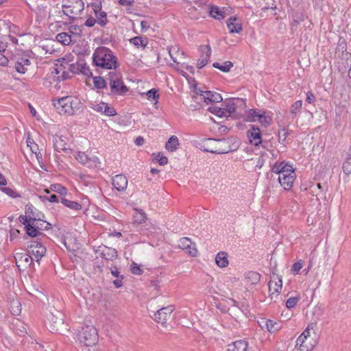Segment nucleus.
I'll list each match as a JSON object with an SVG mask.
<instances>
[{"mask_svg":"<svg viewBox=\"0 0 351 351\" xmlns=\"http://www.w3.org/2000/svg\"><path fill=\"white\" fill-rule=\"evenodd\" d=\"M93 62L96 66L109 70L117 67V58L106 47H99L95 49L93 54Z\"/></svg>","mask_w":351,"mask_h":351,"instance_id":"f257e3e1","label":"nucleus"},{"mask_svg":"<svg viewBox=\"0 0 351 351\" xmlns=\"http://www.w3.org/2000/svg\"><path fill=\"white\" fill-rule=\"evenodd\" d=\"M62 8V10L59 11V14L62 12L70 19H74L84 10V3L82 0H66Z\"/></svg>","mask_w":351,"mask_h":351,"instance_id":"f03ea898","label":"nucleus"},{"mask_svg":"<svg viewBox=\"0 0 351 351\" xmlns=\"http://www.w3.org/2000/svg\"><path fill=\"white\" fill-rule=\"evenodd\" d=\"M78 339L80 343L86 346L95 345L98 340L97 329L93 326H86L79 332Z\"/></svg>","mask_w":351,"mask_h":351,"instance_id":"7ed1b4c3","label":"nucleus"},{"mask_svg":"<svg viewBox=\"0 0 351 351\" xmlns=\"http://www.w3.org/2000/svg\"><path fill=\"white\" fill-rule=\"evenodd\" d=\"M315 324L311 323L308 325L305 330L299 336L296 340V346H299L300 351H310L313 345L308 341L310 337V330H314Z\"/></svg>","mask_w":351,"mask_h":351,"instance_id":"20e7f679","label":"nucleus"},{"mask_svg":"<svg viewBox=\"0 0 351 351\" xmlns=\"http://www.w3.org/2000/svg\"><path fill=\"white\" fill-rule=\"evenodd\" d=\"M28 253L34 256V260L37 262L44 256L46 252V248L42 245V243L37 241L31 242L30 245L27 246Z\"/></svg>","mask_w":351,"mask_h":351,"instance_id":"39448f33","label":"nucleus"},{"mask_svg":"<svg viewBox=\"0 0 351 351\" xmlns=\"http://www.w3.org/2000/svg\"><path fill=\"white\" fill-rule=\"evenodd\" d=\"M40 213L35 209L32 204L27 205L25 208V215H21L19 221H29V222H38L41 221Z\"/></svg>","mask_w":351,"mask_h":351,"instance_id":"423d86ee","label":"nucleus"},{"mask_svg":"<svg viewBox=\"0 0 351 351\" xmlns=\"http://www.w3.org/2000/svg\"><path fill=\"white\" fill-rule=\"evenodd\" d=\"M173 310L174 308L173 306H168L167 307L160 308L154 314L155 321L158 323H160L162 325H165V324L171 319V313Z\"/></svg>","mask_w":351,"mask_h":351,"instance_id":"0eeeda50","label":"nucleus"},{"mask_svg":"<svg viewBox=\"0 0 351 351\" xmlns=\"http://www.w3.org/2000/svg\"><path fill=\"white\" fill-rule=\"evenodd\" d=\"M271 171L279 176H295L293 167L285 162V161L276 162L272 166Z\"/></svg>","mask_w":351,"mask_h":351,"instance_id":"6e6552de","label":"nucleus"},{"mask_svg":"<svg viewBox=\"0 0 351 351\" xmlns=\"http://www.w3.org/2000/svg\"><path fill=\"white\" fill-rule=\"evenodd\" d=\"M71 97H64L60 98L54 103L55 107L58 110L60 113H64L72 115L74 114V110H72L70 104Z\"/></svg>","mask_w":351,"mask_h":351,"instance_id":"1a4fd4ad","label":"nucleus"},{"mask_svg":"<svg viewBox=\"0 0 351 351\" xmlns=\"http://www.w3.org/2000/svg\"><path fill=\"white\" fill-rule=\"evenodd\" d=\"M49 329L52 332H61L64 326V321L61 316H57L51 313L48 318Z\"/></svg>","mask_w":351,"mask_h":351,"instance_id":"9d476101","label":"nucleus"},{"mask_svg":"<svg viewBox=\"0 0 351 351\" xmlns=\"http://www.w3.org/2000/svg\"><path fill=\"white\" fill-rule=\"evenodd\" d=\"M247 136L250 143L254 146H258L262 143L261 132L258 126L250 125V129L247 132Z\"/></svg>","mask_w":351,"mask_h":351,"instance_id":"9b49d317","label":"nucleus"},{"mask_svg":"<svg viewBox=\"0 0 351 351\" xmlns=\"http://www.w3.org/2000/svg\"><path fill=\"white\" fill-rule=\"evenodd\" d=\"M178 246L182 250H186V252L191 256L195 257L197 254V250L195 243L188 237L181 238L179 241Z\"/></svg>","mask_w":351,"mask_h":351,"instance_id":"f8f14e48","label":"nucleus"},{"mask_svg":"<svg viewBox=\"0 0 351 351\" xmlns=\"http://www.w3.org/2000/svg\"><path fill=\"white\" fill-rule=\"evenodd\" d=\"M200 51L202 55L199 58L197 63V66L199 69H202L206 65L210 60L211 56V49L209 45L200 46Z\"/></svg>","mask_w":351,"mask_h":351,"instance_id":"ddd939ff","label":"nucleus"},{"mask_svg":"<svg viewBox=\"0 0 351 351\" xmlns=\"http://www.w3.org/2000/svg\"><path fill=\"white\" fill-rule=\"evenodd\" d=\"M112 184L119 191H124L127 189L128 179L123 174L116 175L112 178Z\"/></svg>","mask_w":351,"mask_h":351,"instance_id":"4468645a","label":"nucleus"},{"mask_svg":"<svg viewBox=\"0 0 351 351\" xmlns=\"http://www.w3.org/2000/svg\"><path fill=\"white\" fill-rule=\"evenodd\" d=\"M14 258L18 267H20L21 265L23 267L30 266L33 261H34V258L29 253L23 254L17 252L14 255Z\"/></svg>","mask_w":351,"mask_h":351,"instance_id":"2eb2a0df","label":"nucleus"},{"mask_svg":"<svg viewBox=\"0 0 351 351\" xmlns=\"http://www.w3.org/2000/svg\"><path fill=\"white\" fill-rule=\"evenodd\" d=\"M25 226V230L27 235L32 237H36L41 234L38 229H42L38 226V222L21 221Z\"/></svg>","mask_w":351,"mask_h":351,"instance_id":"dca6fc26","label":"nucleus"},{"mask_svg":"<svg viewBox=\"0 0 351 351\" xmlns=\"http://www.w3.org/2000/svg\"><path fill=\"white\" fill-rule=\"evenodd\" d=\"M200 95L203 97L205 102L209 103H219L221 102L223 99L219 93L213 91H201Z\"/></svg>","mask_w":351,"mask_h":351,"instance_id":"f3484780","label":"nucleus"},{"mask_svg":"<svg viewBox=\"0 0 351 351\" xmlns=\"http://www.w3.org/2000/svg\"><path fill=\"white\" fill-rule=\"evenodd\" d=\"M30 60L25 57H19L15 62V69L18 73H25L30 66Z\"/></svg>","mask_w":351,"mask_h":351,"instance_id":"a211bd4d","label":"nucleus"},{"mask_svg":"<svg viewBox=\"0 0 351 351\" xmlns=\"http://www.w3.org/2000/svg\"><path fill=\"white\" fill-rule=\"evenodd\" d=\"M227 27L230 33H239L242 30V25L236 16H231L227 20Z\"/></svg>","mask_w":351,"mask_h":351,"instance_id":"6ab92c4d","label":"nucleus"},{"mask_svg":"<svg viewBox=\"0 0 351 351\" xmlns=\"http://www.w3.org/2000/svg\"><path fill=\"white\" fill-rule=\"evenodd\" d=\"M282 287V279L280 278H277L276 281H274L271 280L269 282V291L271 292L270 296L271 297V298H273V295H274L275 293L276 294L277 296L278 295V294L281 292Z\"/></svg>","mask_w":351,"mask_h":351,"instance_id":"aec40b11","label":"nucleus"},{"mask_svg":"<svg viewBox=\"0 0 351 351\" xmlns=\"http://www.w3.org/2000/svg\"><path fill=\"white\" fill-rule=\"evenodd\" d=\"M111 274L117 279L113 280L112 283L116 288H119L123 286V280L124 276L121 274L119 269L117 266H114L110 268Z\"/></svg>","mask_w":351,"mask_h":351,"instance_id":"412c9836","label":"nucleus"},{"mask_svg":"<svg viewBox=\"0 0 351 351\" xmlns=\"http://www.w3.org/2000/svg\"><path fill=\"white\" fill-rule=\"evenodd\" d=\"M128 90V88L124 84L121 77L115 83L114 88H110L111 94L117 95H123Z\"/></svg>","mask_w":351,"mask_h":351,"instance_id":"4be33fe9","label":"nucleus"},{"mask_svg":"<svg viewBox=\"0 0 351 351\" xmlns=\"http://www.w3.org/2000/svg\"><path fill=\"white\" fill-rule=\"evenodd\" d=\"M295 179V176L283 175L278 176L279 182L285 190H289L292 187Z\"/></svg>","mask_w":351,"mask_h":351,"instance_id":"5701e85b","label":"nucleus"},{"mask_svg":"<svg viewBox=\"0 0 351 351\" xmlns=\"http://www.w3.org/2000/svg\"><path fill=\"white\" fill-rule=\"evenodd\" d=\"M14 295L12 298H9L10 300V310L12 315H19L21 312V304L20 300Z\"/></svg>","mask_w":351,"mask_h":351,"instance_id":"b1692460","label":"nucleus"},{"mask_svg":"<svg viewBox=\"0 0 351 351\" xmlns=\"http://www.w3.org/2000/svg\"><path fill=\"white\" fill-rule=\"evenodd\" d=\"M117 251L112 247L104 246L101 252V256L106 260L112 261L117 258Z\"/></svg>","mask_w":351,"mask_h":351,"instance_id":"393cba45","label":"nucleus"},{"mask_svg":"<svg viewBox=\"0 0 351 351\" xmlns=\"http://www.w3.org/2000/svg\"><path fill=\"white\" fill-rule=\"evenodd\" d=\"M247 342L245 340H239L228 345L227 351H246Z\"/></svg>","mask_w":351,"mask_h":351,"instance_id":"a878e982","label":"nucleus"},{"mask_svg":"<svg viewBox=\"0 0 351 351\" xmlns=\"http://www.w3.org/2000/svg\"><path fill=\"white\" fill-rule=\"evenodd\" d=\"M53 146L56 151H64L66 152L69 148L67 147V143L65 142L64 138L62 136H56L53 140Z\"/></svg>","mask_w":351,"mask_h":351,"instance_id":"bb28decb","label":"nucleus"},{"mask_svg":"<svg viewBox=\"0 0 351 351\" xmlns=\"http://www.w3.org/2000/svg\"><path fill=\"white\" fill-rule=\"evenodd\" d=\"M215 263L219 267H226L228 265V254L226 252H219L215 257Z\"/></svg>","mask_w":351,"mask_h":351,"instance_id":"cd10ccee","label":"nucleus"},{"mask_svg":"<svg viewBox=\"0 0 351 351\" xmlns=\"http://www.w3.org/2000/svg\"><path fill=\"white\" fill-rule=\"evenodd\" d=\"M179 141L177 136H171L165 145V148L170 152L176 151L179 146Z\"/></svg>","mask_w":351,"mask_h":351,"instance_id":"c85d7f7f","label":"nucleus"},{"mask_svg":"<svg viewBox=\"0 0 351 351\" xmlns=\"http://www.w3.org/2000/svg\"><path fill=\"white\" fill-rule=\"evenodd\" d=\"M263 323L265 324V327L267 328V330L270 332H274L278 330L280 328V323H278L277 322H274L271 319L263 320Z\"/></svg>","mask_w":351,"mask_h":351,"instance_id":"c756f323","label":"nucleus"},{"mask_svg":"<svg viewBox=\"0 0 351 351\" xmlns=\"http://www.w3.org/2000/svg\"><path fill=\"white\" fill-rule=\"evenodd\" d=\"M121 77L120 73H118L115 71H110L108 73L106 80L109 81V85L110 88H114L115 83L117 82V80Z\"/></svg>","mask_w":351,"mask_h":351,"instance_id":"7c9ffc66","label":"nucleus"},{"mask_svg":"<svg viewBox=\"0 0 351 351\" xmlns=\"http://www.w3.org/2000/svg\"><path fill=\"white\" fill-rule=\"evenodd\" d=\"M61 202L62 204H64L66 207L69 208L70 209L74 210H80L82 209V205L79 204L77 202L69 200L65 198L61 199Z\"/></svg>","mask_w":351,"mask_h":351,"instance_id":"2f4dec72","label":"nucleus"},{"mask_svg":"<svg viewBox=\"0 0 351 351\" xmlns=\"http://www.w3.org/2000/svg\"><path fill=\"white\" fill-rule=\"evenodd\" d=\"M226 108L225 111L226 112V114L228 117H230L234 115V113L237 112L236 106H234V99H230L228 101H226Z\"/></svg>","mask_w":351,"mask_h":351,"instance_id":"473e14b6","label":"nucleus"},{"mask_svg":"<svg viewBox=\"0 0 351 351\" xmlns=\"http://www.w3.org/2000/svg\"><path fill=\"white\" fill-rule=\"evenodd\" d=\"M210 14L213 18L217 20H221L225 17L224 12L218 6H212Z\"/></svg>","mask_w":351,"mask_h":351,"instance_id":"72a5a7b5","label":"nucleus"},{"mask_svg":"<svg viewBox=\"0 0 351 351\" xmlns=\"http://www.w3.org/2000/svg\"><path fill=\"white\" fill-rule=\"evenodd\" d=\"M213 66L219 69L220 71L223 72H228L230 69L233 66V64L230 61H226L223 62V64H219V62H214L213 64Z\"/></svg>","mask_w":351,"mask_h":351,"instance_id":"f704fd0d","label":"nucleus"},{"mask_svg":"<svg viewBox=\"0 0 351 351\" xmlns=\"http://www.w3.org/2000/svg\"><path fill=\"white\" fill-rule=\"evenodd\" d=\"M56 40L64 45H69L71 43V36L66 32H62L56 36Z\"/></svg>","mask_w":351,"mask_h":351,"instance_id":"c9c22d12","label":"nucleus"},{"mask_svg":"<svg viewBox=\"0 0 351 351\" xmlns=\"http://www.w3.org/2000/svg\"><path fill=\"white\" fill-rule=\"evenodd\" d=\"M208 110L220 118L228 117L225 108H223L210 106L208 108Z\"/></svg>","mask_w":351,"mask_h":351,"instance_id":"e433bc0d","label":"nucleus"},{"mask_svg":"<svg viewBox=\"0 0 351 351\" xmlns=\"http://www.w3.org/2000/svg\"><path fill=\"white\" fill-rule=\"evenodd\" d=\"M169 53L172 60L176 63H179L178 61L179 56L183 55V52H180L176 46H171V47H169Z\"/></svg>","mask_w":351,"mask_h":351,"instance_id":"4c0bfd02","label":"nucleus"},{"mask_svg":"<svg viewBox=\"0 0 351 351\" xmlns=\"http://www.w3.org/2000/svg\"><path fill=\"white\" fill-rule=\"evenodd\" d=\"M271 117L270 116L266 115L265 111H263L262 113L261 112L258 119V121L265 128L271 124Z\"/></svg>","mask_w":351,"mask_h":351,"instance_id":"58836bf2","label":"nucleus"},{"mask_svg":"<svg viewBox=\"0 0 351 351\" xmlns=\"http://www.w3.org/2000/svg\"><path fill=\"white\" fill-rule=\"evenodd\" d=\"M302 107V100H298L295 102H294L290 109V113L292 115V117H295L298 112H300Z\"/></svg>","mask_w":351,"mask_h":351,"instance_id":"ea45409f","label":"nucleus"},{"mask_svg":"<svg viewBox=\"0 0 351 351\" xmlns=\"http://www.w3.org/2000/svg\"><path fill=\"white\" fill-rule=\"evenodd\" d=\"M97 18V23L101 26H105L108 23V20L107 19V14L104 11H101L97 15H95Z\"/></svg>","mask_w":351,"mask_h":351,"instance_id":"a19ab883","label":"nucleus"},{"mask_svg":"<svg viewBox=\"0 0 351 351\" xmlns=\"http://www.w3.org/2000/svg\"><path fill=\"white\" fill-rule=\"evenodd\" d=\"M146 39H143L142 37L141 36H136V37H134L131 39H130V42L131 44H133L134 45H135L136 47H139L140 46L142 47H145L147 43L145 42Z\"/></svg>","mask_w":351,"mask_h":351,"instance_id":"79ce46f5","label":"nucleus"},{"mask_svg":"<svg viewBox=\"0 0 351 351\" xmlns=\"http://www.w3.org/2000/svg\"><path fill=\"white\" fill-rule=\"evenodd\" d=\"M94 86L97 89H102L106 87V82L102 77H93Z\"/></svg>","mask_w":351,"mask_h":351,"instance_id":"37998d69","label":"nucleus"},{"mask_svg":"<svg viewBox=\"0 0 351 351\" xmlns=\"http://www.w3.org/2000/svg\"><path fill=\"white\" fill-rule=\"evenodd\" d=\"M245 112H247V110H245ZM260 114H261V112H256L254 109H250L247 111L246 120L247 121H251V122L258 121V116L260 115Z\"/></svg>","mask_w":351,"mask_h":351,"instance_id":"c03bdc74","label":"nucleus"},{"mask_svg":"<svg viewBox=\"0 0 351 351\" xmlns=\"http://www.w3.org/2000/svg\"><path fill=\"white\" fill-rule=\"evenodd\" d=\"M50 189L52 191L56 192L61 195H66L67 192L66 189L59 184H51L50 186Z\"/></svg>","mask_w":351,"mask_h":351,"instance_id":"a18cd8bd","label":"nucleus"},{"mask_svg":"<svg viewBox=\"0 0 351 351\" xmlns=\"http://www.w3.org/2000/svg\"><path fill=\"white\" fill-rule=\"evenodd\" d=\"M80 73H82L87 77L92 75V73L89 66L86 63L83 62H80Z\"/></svg>","mask_w":351,"mask_h":351,"instance_id":"49530a36","label":"nucleus"},{"mask_svg":"<svg viewBox=\"0 0 351 351\" xmlns=\"http://www.w3.org/2000/svg\"><path fill=\"white\" fill-rule=\"evenodd\" d=\"M55 72L57 75L62 73L61 75L58 76V81L65 80L69 77V73L67 72H66L65 71H64L62 64L58 68L55 69Z\"/></svg>","mask_w":351,"mask_h":351,"instance_id":"de8ad7c7","label":"nucleus"},{"mask_svg":"<svg viewBox=\"0 0 351 351\" xmlns=\"http://www.w3.org/2000/svg\"><path fill=\"white\" fill-rule=\"evenodd\" d=\"M149 99H152L155 104L158 103L159 99V95L158 94V90L152 88L148 90L146 93Z\"/></svg>","mask_w":351,"mask_h":351,"instance_id":"09e8293b","label":"nucleus"},{"mask_svg":"<svg viewBox=\"0 0 351 351\" xmlns=\"http://www.w3.org/2000/svg\"><path fill=\"white\" fill-rule=\"evenodd\" d=\"M134 219L135 223H141L146 219V214L143 210H136Z\"/></svg>","mask_w":351,"mask_h":351,"instance_id":"8fccbe9b","label":"nucleus"},{"mask_svg":"<svg viewBox=\"0 0 351 351\" xmlns=\"http://www.w3.org/2000/svg\"><path fill=\"white\" fill-rule=\"evenodd\" d=\"M76 160L82 164H86L88 160V156L84 152H78L75 155Z\"/></svg>","mask_w":351,"mask_h":351,"instance_id":"3c124183","label":"nucleus"},{"mask_svg":"<svg viewBox=\"0 0 351 351\" xmlns=\"http://www.w3.org/2000/svg\"><path fill=\"white\" fill-rule=\"evenodd\" d=\"M300 297L289 298L286 302V306L288 308H291L294 307L296 305V304L298 303V302L300 300Z\"/></svg>","mask_w":351,"mask_h":351,"instance_id":"603ef678","label":"nucleus"},{"mask_svg":"<svg viewBox=\"0 0 351 351\" xmlns=\"http://www.w3.org/2000/svg\"><path fill=\"white\" fill-rule=\"evenodd\" d=\"M0 189L3 192L5 193V194H7L8 195H9L10 197H19V195L17 194V193L14 191H13L11 188H9V187H5V186H1L0 188Z\"/></svg>","mask_w":351,"mask_h":351,"instance_id":"864d4df0","label":"nucleus"},{"mask_svg":"<svg viewBox=\"0 0 351 351\" xmlns=\"http://www.w3.org/2000/svg\"><path fill=\"white\" fill-rule=\"evenodd\" d=\"M206 151L211 152L213 154H227V153L231 152L232 149L230 148V147H224V148H219V149H217L215 150L206 149Z\"/></svg>","mask_w":351,"mask_h":351,"instance_id":"5fc2aeb1","label":"nucleus"},{"mask_svg":"<svg viewBox=\"0 0 351 351\" xmlns=\"http://www.w3.org/2000/svg\"><path fill=\"white\" fill-rule=\"evenodd\" d=\"M234 106H236L237 110L239 109H245L246 107V102L245 99L241 98L234 99Z\"/></svg>","mask_w":351,"mask_h":351,"instance_id":"6e6d98bb","label":"nucleus"},{"mask_svg":"<svg viewBox=\"0 0 351 351\" xmlns=\"http://www.w3.org/2000/svg\"><path fill=\"white\" fill-rule=\"evenodd\" d=\"M70 104L72 107V110H74V113L77 110L81 108L82 104L77 98L71 97Z\"/></svg>","mask_w":351,"mask_h":351,"instance_id":"4d7b16f0","label":"nucleus"},{"mask_svg":"<svg viewBox=\"0 0 351 351\" xmlns=\"http://www.w3.org/2000/svg\"><path fill=\"white\" fill-rule=\"evenodd\" d=\"M104 114L108 117H112L117 114V112L114 108L110 107L106 103V106H104Z\"/></svg>","mask_w":351,"mask_h":351,"instance_id":"13d9d810","label":"nucleus"},{"mask_svg":"<svg viewBox=\"0 0 351 351\" xmlns=\"http://www.w3.org/2000/svg\"><path fill=\"white\" fill-rule=\"evenodd\" d=\"M130 271L133 274L135 275H141L143 272V270L136 263H132L130 266Z\"/></svg>","mask_w":351,"mask_h":351,"instance_id":"bf43d9fd","label":"nucleus"},{"mask_svg":"<svg viewBox=\"0 0 351 351\" xmlns=\"http://www.w3.org/2000/svg\"><path fill=\"white\" fill-rule=\"evenodd\" d=\"M69 70L74 74L80 73V62L77 64H71L69 65Z\"/></svg>","mask_w":351,"mask_h":351,"instance_id":"052dcab7","label":"nucleus"},{"mask_svg":"<svg viewBox=\"0 0 351 351\" xmlns=\"http://www.w3.org/2000/svg\"><path fill=\"white\" fill-rule=\"evenodd\" d=\"M288 131L286 128H282L278 131L279 141H285L288 136Z\"/></svg>","mask_w":351,"mask_h":351,"instance_id":"680f3d73","label":"nucleus"},{"mask_svg":"<svg viewBox=\"0 0 351 351\" xmlns=\"http://www.w3.org/2000/svg\"><path fill=\"white\" fill-rule=\"evenodd\" d=\"M260 274L257 272L251 271L248 274V278L253 280L252 283H257L260 280Z\"/></svg>","mask_w":351,"mask_h":351,"instance_id":"e2e57ef3","label":"nucleus"},{"mask_svg":"<svg viewBox=\"0 0 351 351\" xmlns=\"http://www.w3.org/2000/svg\"><path fill=\"white\" fill-rule=\"evenodd\" d=\"M302 263L300 261H298L293 265L291 271L293 274H297L302 268Z\"/></svg>","mask_w":351,"mask_h":351,"instance_id":"0e129e2a","label":"nucleus"},{"mask_svg":"<svg viewBox=\"0 0 351 351\" xmlns=\"http://www.w3.org/2000/svg\"><path fill=\"white\" fill-rule=\"evenodd\" d=\"M267 155L266 153L263 154L259 158L257 161V164L256 165V168L261 169L264 163H265V156Z\"/></svg>","mask_w":351,"mask_h":351,"instance_id":"69168bd1","label":"nucleus"},{"mask_svg":"<svg viewBox=\"0 0 351 351\" xmlns=\"http://www.w3.org/2000/svg\"><path fill=\"white\" fill-rule=\"evenodd\" d=\"M106 103H105V102H101L99 104H96L93 107V109L95 110H96L97 112L104 113V106H106Z\"/></svg>","mask_w":351,"mask_h":351,"instance_id":"338daca9","label":"nucleus"},{"mask_svg":"<svg viewBox=\"0 0 351 351\" xmlns=\"http://www.w3.org/2000/svg\"><path fill=\"white\" fill-rule=\"evenodd\" d=\"M306 101L309 104H313L315 101V96L312 92L308 91L306 93Z\"/></svg>","mask_w":351,"mask_h":351,"instance_id":"774afa93","label":"nucleus"}]
</instances>
